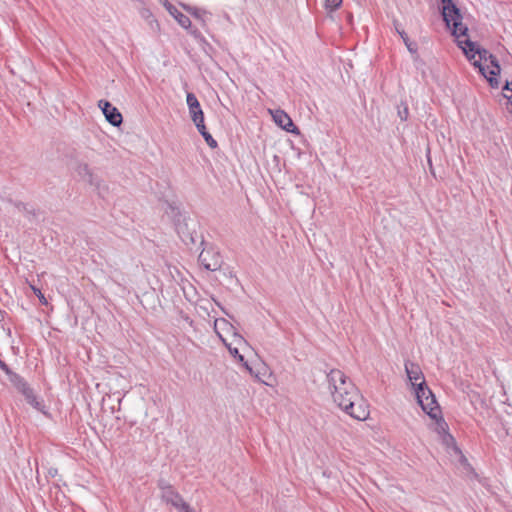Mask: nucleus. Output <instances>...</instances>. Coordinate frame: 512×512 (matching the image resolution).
Instances as JSON below:
<instances>
[{
    "mask_svg": "<svg viewBox=\"0 0 512 512\" xmlns=\"http://www.w3.org/2000/svg\"><path fill=\"white\" fill-rule=\"evenodd\" d=\"M275 123L287 132L299 133L298 128L294 125L292 119L283 110H275L272 113Z\"/></svg>",
    "mask_w": 512,
    "mask_h": 512,
    "instance_id": "obj_9",
    "label": "nucleus"
},
{
    "mask_svg": "<svg viewBox=\"0 0 512 512\" xmlns=\"http://www.w3.org/2000/svg\"><path fill=\"white\" fill-rule=\"evenodd\" d=\"M141 15H142L143 18L149 20V24H150L152 29H154L153 24H155L156 28L159 27L158 22L153 18V15H152V13H151V11L149 9H142Z\"/></svg>",
    "mask_w": 512,
    "mask_h": 512,
    "instance_id": "obj_20",
    "label": "nucleus"
},
{
    "mask_svg": "<svg viewBox=\"0 0 512 512\" xmlns=\"http://www.w3.org/2000/svg\"><path fill=\"white\" fill-rule=\"evenodd\" d=\"M75 170L79 177L87 181L90 185L95 186L99 193H101L102 189L107 190V186L103 184L101 179L94 175L92 169L87 163H78Z\"/></svg>",
    "mask_w": 512,
    "mask_h": 512,
    "instance_id": "obj_6",
    "label": "nucleus"
},
{
    "mask_svg": "<svg viewBox=\"0 0 512 512\" xmlns=\"http://www.w3.org/2000/svg\"><path fill=\"white\" fill-rule=\"evenodd\" d=\"M198 260L206 270L217 271L221 268L222 260L220 255L216 252L203 250Z\"/></svg>",
    "mask_w": 512,
    "mask_h": 512,
    "instance_id": "obj_8",
    "label": "nucleus"
},
{
    "mask_svg": "<svg viewBox=\"0 0 512 512\" xmlns=\"http://www.w3.org/2000/svg\"><path fill=\"white\" fill-rule=\"evenodd\" d=\"M342 4V0H325V8L331 11L338 9Z\"/></svg>",
    "mask_w": 512,
    "mask_h": 512,
    "instance_id": "obj_22",
    "label": "nucleus"
},
{
    "mask_svg": "<svg viewBox=\"0 0 512 512\" xmlns=\"http://www.w3.org/2000/svg\"><path fill=\"white\" fill-rule=\"evenodd\" d=\"M187 105L189 107V113L191 116L192 121H196L198 118H202L204 116V113L201 109L200 103L197 99V97L193 93L187 94Z\"/></svg>",
    "mask_w": 512,
    "mask_h": 512,
    "instance_id": "obj_12",
    "label": "nucleus"
},
{
    "mask_svg": "<svg viewBox=\"0 0 512 512\" xmlns=\"http://www.w3.org/2000/svg\"><path fill=\"white\" fill-rule=\"evenodd\" d=\"M161 500L174 507L178 512H194L193 508L183 499L179 492L164 478L157 481Z\"/></svg>",
    "mask_w": 512,
    "mask_h": 512,
    "instance_id": "obj_3",
    "label": "nucleus"
},
{
    "mask_svg": "<svg viewBox=\"0 0 512 512\" xmlns=\"http://www.w3.org/2000/svg\"><path fill=\"white\" fill-rule=\"evenodd\" d=\"M225 345L227 346V348H228V350H229L230 354H231L233 357L237 358V360H238L239 362H241V363L244 365V362H246V361H245V359H244V356H243L242 354H240V353H239L238 348H237V347H232L230 344H226V343H225Z\"/></svg>",
    "mask_w": 512,
    "mask_h": 512,
    "instance_id": "obj_21",
    "label": "nucleus"
},
{
    "mask_svg": "<svg viewBox=\"0 0 512 512\" xmlns=\"http://www.w3.org/2000/svg\"><path fill=\"white\" fill-rule=\"evenodd\" d=\"M160 2L165 6L168 12L176 19V21L181 27L185 29L190 28L191 20L188 16L181 13L175 6L169 3L168 0H160Z\"/></svg>",
    "mask_w": 512,
    "mask_h": 512,
    "instance_id": "obj_10",
    "label": "nucleus"
},
{
    "mask_svg": "<svg viewBox=\"0 0 512 512\" xmlns=\"http://www.w3.org/2000/svg\"><path fill=\"white\" fill-rule=\"evenodd\" d=\"M193 122L201 135H203V133L207 132L206 126L204 124V116L202 118L196 119V121H193Z\"/></svg>",
    "mask_w": 512,
    "mask_h": 512,
    "instance_id": "obj_24",
    "label": "nucleus"
},
{
    "mask_svg": "<svg viewBox=\"0 0 512 512\" xmlns=\"http://www.w3.org/2000/svg\"><path fill=\"white\" fill-rule=\"evenodd\" d=\"M328 389L331 393V396L346 388L347 382H352V380L341 370L339 369H331L326 376Z\"/></svg>",
    "mask_w": 512,
    "mask_h": 512,
    "instance_id": "obj_5",
    "label": "nucleus"
},
{
    "mask_svg": "<svg viewBox=\"0 0 512 512\" xmlns=\"http://www.w3.org/2000/svg\"><path fill=\"white\" fill-rule=\"evenodd\" d=\"M11 384L18 390V392H22L24 389H26L29 384L26 382V380L20 376L19 374L12 371V374L7 376Z\"/></svg>",
    "mask_w": 512,
    "mask_h": 512,
    "instance_id": "obj_17",
    "label": "nucleus"
},
{
    "mask_svg": "<svg viewBox=\"0 0 512 512\" xmlns=\"http://www.w3.org/2000/svg\"><path fill=\"white\" fill-rule=\"evenodd\" d=\"M21 394L24 396L27 403L30 404L33 408L40 412H44L45 406L43 402L37 398L34 390L30 387V385L24 389Z\"/></svg>",
    "mask_w": 512,
    "mask_h": 512,
    "instance_id": "obj_15",
    "label": "nucleus"
},
{
    "mask_svg": "<svg viewBox=\"0 0 512 512\" xmlns=\"http://www.w3.org/2000/svg\"><path fill=\"white\" fill-rule=\"evenodd\" d=\"M98 107L102 110L106 120L113 126L119 127L123 118L119 110L107 100H99Z\"/></svg>",
    "mask_w": 512,
    "mask_h": 512,
    "instance_id": "obj_7",
    "label": "nucleus"
},
{
    "mask_svg": "<svg viewBox=\"0 0 512 512\" xmlns=\"http://www.w3.org/2000/svg\"><path fill=\"white\" fill-rule=\"evenodd\" d=\"M405 372L407 374L408 379L412 382V385L416 388L418 380H425L423 373L418 364L413 363L411 361L405 362Z\"/></svg>",
    "mask_w": 512,
    "mask_h": 512,
    "instance_id": "obj_11",
    "label": "nucleus"
},
{
    "mask_svg": "<svg viewBox=\"0 0 512 512\" xmlns=\"http://www.w3.org/2000/svg\"><path fill=\"white\" fill-rule=\"evenodd\" d=\"M245 369L258 381L266 383L263 376L267 374V367L264 363L251 366L248 362H244Z\"/></svg>",
    "mask_w": 512,
    "mask_h": 512,
    "instance_id": "obj_16",
    "label": "nucleus"
},
{
    "mask_svg": "<svg viewBox=\"0 0 512 512\" xmlns=\"http://www.w3.org/2000/svg\"><path fill=\"white\" fill-rule=\"evenodd\" d=\"M398 115H399V117H400V119H401L402 121L407 120L408 115H409L407 105H403V107H402V108H401V106H399V107H398Z\"/></svg>",
    "mask_w": 512,
    "mask_h": 512,
    "instance_id": "obj_25",
    "label": "nucleus"
},
{
    "mask_svg": "<svg viewBox=\"0 0 512 512\" xmlns=\"http://www.w3.org/2000/svg\"><path fill=\"white\" fill-rule=\"evenodd\" d=\"M185 9L197 19H202V16L205 14L204 11H201L197 8L185 7Z\"/></svg>",
    "mask_w": 512,
    "mask_h": 512,
    "instance_id": "obj_26",
    "label": "nucleus"
},
{
    "mask_svg": "<svg viewBox=\"0 0 512 512\" xmlns=\"http://www.w3.org/2000/svg\"><path fill=\"white\" fill-rule=\"evenodd\" d=\"M435 422V431L442 437L443 442L445 444H450L454 441L452 435L448 432V425L441 416V413L434 419Z\"/></svg>",
    "mask_w": 512,
    "mask_h": 512,
    "instance_id": "obj_13",
    "label": "nucleus"
},
{
    "mask_svg": "<svg viewBox=\"0 0 512 512\" xmlns=\"http://www.w3.org/2000/svg\"><path fill=\"white\" fill-rule=\"evenodd\" d=\"M487 63H489L488 68H490V70H489L490 77H488L486 75L485 78L489 81V83L492 87H498V84H499L498 80L494 76H497L500 74L501 68H500V65H499V62H498L496 56H494L492 54L491 58H489Z\"/></svg>",
    "mask_w": 512,
    "mask_h": 512,
    "instance_id": "obj_14",
    "label": "nucleus"
},
{
    "mask_svg": "<svg viewBox=\"0 0 512 512\" xmlns=\"http://www.w3.org/2000/svg\"><path fill=\"white\" fill-rule=\"evenodd\" d=\"M32 289H33L34 293L37 295V297L39 298L40 302L42 304H47V300L44 297V295L41 293V291L33 286H32Z\"/></svg>",
    "mask_w": 512,
    "mask_h": 512,
    "instance_id": "obj_28",
    "label": "nucleus"
},
{
    "mask_svg": "<svg viewBox=\"0 0 512 512\" xmlns=\"http://www.w3.org/2000/svg\"><path fill=\"white\" fill-rule=\"evenodd\" d=\"M333 402L345 413L356 420H366L369 416L368 405L353 382H347L346 388L332 396Z\"/></svg>",
    "mask_w": 512,
    "mask_h": 512,
    "instance_id": "obj_2",
    "label": "nucleus"
},
{
    "mask_svg": "<svg viewBox=\"0 0 512 512\" xmlns=\"http://www.w3.org/2000/svg\"><path fill=\"white\" fill-rule=\"evenodd\" d=\"M202 136L210 148L214 149L218 146L217 141L212 137V135L208 131L203 133Z\"/></svg>",
    "mask_w": 512,
    "mask_h": 512,
    "instance_id": "obj_23",
    "label": "nucleus"
},
{
    "mask_svg": "<svg viewBox=\"0 0 512 512\" xmlns=\"http://www.w3.org/2000/svg\"><path fill=\"white\" fill-rule=\"evenodd\" d=\"M512 83L507 82L503 90L511 92V94H504V96L509 100L512 105V88L510 87Z\"/></svg>",
    "mask_w": 512,
    "mask_h": 512,
    "instance_id": "obj_27",
    "label": "nucleus"
},
{
    "mask_svg": "<svg viewBox=\"0 0 512 512\" xmlns=\"http://www.w3.org/2000/svg\"><path fill=\"white\" fill-rule=\"evenodd\" d=\"M394 24H395V29H396L397 33L403 39V41H404L407 49L409 50V52L416 53L417 52V45H416V43L410 41V39H409L408 35L406 34V32L404 30H400L399 27L397 26L396 22Z\"/></svg>",
    "mask_w": 512,
    "mask_h": 512,
    "instance_id": "obj_18",
    "label": "nucleus"
},
{
    "mask_svg": "<svg viewBox=\"0 0 512 512\" xmlns=\"http://www.w3.org/2000/svg\"><path fill=\"white\" fill-rule=\"evenodd\" d=\"M214 328H215L217 333H219L218 332V328L227 329V330H233L234 329L233 326L227 320H225L223 318L215 320ZM218 335L221 337L220 334H218Z\"/></svg>",
    "mask_w": 512,
    "mask_h": 512,
    "instance_id": "obj_19",
    "label": "nucleus"
},
{
    "mask_svg": "<svg viewBox=\"0 0 512 512\" xmlns=\"http://www.w3.org/2000/svg\"><path fill=\"white\" fill-rule=\"evenodd\" d=\"M442 3V16L447 27H451L452 24V35L458 40L459 47L463 50L465 55L470 61H473V65L479 68V71L483 76L486 77L485 68L482 62H488L491 58V53L479 47L475 42L470 39L460 40V37L467 36L468 28L462 23V15L460 9L456 6L453 0H441Z\"/></svg>",
    "mask_w": 512,
    "mask_h": 512,
    "instance_id": "obj_1",
    "label": "nucleus"
},
{
    "mask_svg": "<svg viewBox=\"0 0 512 512\" xmlns=\"http://www.w3.org/2000/svg\"><path fill=\"white\" fill-rule=\"evenodd\" d=\"M417 402L422 410L426 412L432 419H436L441 413L440 407L432 391L427 386L425 380L417 384L415 388Z\"/></svg>",
    "mask_w": 512,
    "mask_h": 512,
    "instance_id": "obj_4",
    "label": "nucleus"
},
{
    "mask_svg": "<svg viewBox=\"0 0 512 512\" xmlns=\"http://www.w3.org/2000/svg\"><path fill=\"white\" fill-rule=\"evenodd\" d=\"M234 336H235V342L238 344V345H245V346H248V343L247 341L239 334H237L236 332H234Z\"/></svg>",
    "mask_w": 512,
    "mask_h": 512,
    "instance_id": "obj_29",
    "label": "nucleus"
},
{
    "mask_svg": "<svg viewBox=\"0 0 512 512\" xmlns=\"http://www.w3.org/2000/svg\"><path fill=\"white\" fill-rule=\"evenodd\" d=\"M0 369L7 375L9 376L10 374H12V370L9 368V366L2 360H0Z\"/></svg>",
    "mask_w": 512,
    "mask_h": 512,
    "instance_id": "obj_30",
    "label": "nucleus"
}]
</instances>
